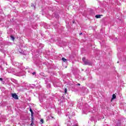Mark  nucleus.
<instances>
[{
    "instance_id": "nucleus-1",
    "label": "nucleus",
    "mask_w": 126,
    "mask_h": 126,
    "mask_svg": "<svg viewBox=\"0 0 126 126\" xmlns=\"http://www.w3.org/2000/svg\"><path fill=\"white\" fill-rule=\"evenodd\" d=\"M82 61L84 62V63L85 65H91V63H90L89 61L86 60L85 57L82 58Z\"/></svg>"
},
{
    "instance_id": "nucleus-2",
    "label": "nucleus",
    "mask_w": 126,
    "mask_h": 126,
    "mask_svg": "<svg viewBox=\"0 0 126 126\" xmlns=\"http://www.w3.org/2000/svg\"><path fill=\"white\" fill-rule=\"evenodd\" d=\"M12 97H13L14 99H16V100H18V95H17L16 93L12 94Z\"/></svg>"
},
{
    "instance_id": "nucleus-3",
    "label": "nucleus",
    "mask_w": 126,
    "mask_h": 126,
    "mask_svg": "<svg viewBox=\"0 0 126 126\" xmlns=\"http://www.w3.org/2000/svg\"><path fill=\"white\" fill-rule=\"evenodd\" d=\"M116 98H117V96L116 95V94H113L111 100H115Z\"/></svg>"
},
{
    "instance_id": "nucleus-4",
    "label": "nucleus",
    "mask_w": 126,
    "mask_h": 126,
    "mask_svg": "<svg viewBox=\"0 0 126 126\" xmlns=\"http://www.w3.org/2000/svg\"><path fill=\"white\" fill-rule=\"evenodd\" d=\"M62 60L63 62V63H66V62H67V60H66L65 58H62Z\"/></svg>"
},
{
    "instance_id": "nucleus-5",
    "label": "nucleus",
    "mask_w": 126,
    "mask_h": 126,
    "mask_svg": "<svg viewBox=\"0 0 126 126\" xmlns=\"http://www.w3.org/2000/svg\"><path fill=\"white\" fill-rule=\"evenodd\" d=\"M30 111L31 112V113L32 114V116H33V114H34V113H33V110H32V109L30 108Z\"/></svg>"
},
{
    "instance_id": "nucleus-6",
    "label": "nucleus",
    "mask_w": 126,
    "mask_h": 126,
    "mask_svg": "<svg viewBox=\"0 0 126 126\" xmlns=\"http://www.w3.org/2000/svg\"><path fill=\"white\" fill-rule=\"evenodd\" d=\"M95 17L96 18H101V16L100 15H96Z\"/></svg>"
},
{
    "instance_id": "nucleus-7",
    "label": "nucleus",
    "mask_w": 126,
    "mask_h": 126,
    "mask_svg": "<svg viewBox=\"0 0 126 126\" xmlns=\"http://www.w3.org/2000/svg\"><path fill=\"white\" fill-rule=\"evenodd\" d=\"M40 122H41V123H40L41 125L44 124V119H41L40 120Z\"/></svg>"
},
{
    "instance_id": "nucleus-8",
    "label": "nucleus",
    "mask_w": 126,
    "mask_h": 126,
    "mask_svg": "<svg viewBox=\"0 0 126 126\" xmlns=\"http://www.w3.org/2000/svg\"><path fill=\"white\" fill-rule=\"evenodd\" d=\"M11 39H12L13 41H14V39H15L13 36L11 35Z\"/></svg>"
},
{
    "instance_id": "nucleus-9",
    "label": "nucleus",
    "mask_w": 126,
    "mask_h": 126,
    "mask_svg": "<svg viewBox=\"0 0 126 126\" xmlns=\"http://www.w3.org/2000/svg\"><path fill=\"white\" fill-rule=\"evenodd\" d=\"M34 125V123H33V121L32 120V123L31 124V126H33Z\"/></svg>"
},
{
    "instance_id": "nucleus-10",
    "label": "nucleus",
    "mask_w": 126,
    "mask_h": 126,
    "mask_svg": "<svg viewBox=\"0 0 126 126\" xmlns=\"http://www.w3.org/2000/svg\"><path fill=\"white\" fill-rule=\"evenodd\" d=\"M64 92L66 94V92H67V90L66 89H65Z\"/></svg>"
},
{
    "instance_id": "nucleus-11",
    "label": "nucleus",
    "mask_w": 126,
    "mask_h": 126,
    "mask_svg": "<svg viewBox=\"0 0 126 126\" xmlns=\"http://www.w3.org/2000/svg\"><path fill=\"white\" fill-rule=\"evenodd\" d=\"M34 74H36V72H33L32 73V75H34Z\"/></svg>"
},
{
    "instance_id": "nucleus-12",
    "label": "nucleus",
    "mask_w": 126,
    "mask_h": 126,
    "mask_svg": "<svg viewBox=\"0 0 126 126\" xmlns=\"http://www.w3.org/2000/svg\"><path fill=\"white\" fill-rule=\"evenodd\" d=\"M72 22H73V24H74L75 22V20H73V21H72Z\"/></svg>"
},
{
    "instance_id": "nucleus-13",
    "label": "nucleus",
    "mask_w": 126,
    "mask_h": 126,
    "mask_svg": "<svg viewBox=\"0 0 126 126\" xmlns=\"http://www.w3.org/2000/svg\"><path fill=\"white\" fill-rule=\"evenodd\" d=\"M0 81H2V78H0Z\"/></svg>"
},
{
    "instance_id": "nucleus-14",
    "label": "nucleus",
    "mask_w": 126,
    "mask_h": 126,
    "mask_svg": "<svg viewBox=\"0 0 126 126\" xmlns=\"http://www.w3.org/2000/svg\"><path fill=\"white\" fill-rule=\"evenodd\" d=\"M77 85H78L79 86H80V84L78 83L77 84Z\"/></svg>"
},
{
    "instance_id": "nucleus-15",
    "label": "nucleus",
    "mask_w": 126,
    "mask_h": 126,
    "mask_svg": "<svg viewBox=\"0 0 126 126\" xmlns=\"http://www.w3.org/2000/svg\"><path fill=\"white\" fill-rule=\"evenodd\" d=\"M33 118H32V121H33Z\"/></svg>"
},
{
    "instance_id": "nucleus-16",
    "label": "nucleus",
    "mask_w": 126,
    "mask_h": 126,
    "mask_svg": "<svg viewBox=\"0 0 126 126\" xmlns=\"http://www.w3.org/2000/svg\"><path fill=\"white\" fill-rule=\"evenodd\" d=\"M80 35H82V33H80Z\"/></svg>"
},
{
    "instance_id": "nucleus-17",
    "label": "nucleus",
    "mask_w": 126,
    "mask_h": 126,
    "mask_svg": "<svg viewBox=\"0 0 126 126\" xmlns=\"http://www.w3.org/2000/svg\"><path fill=\"white\" fill-rule=\"evenodd\" d=\"M74 126H78V125H74Z\"/></svg>"
},
{
    "instance_id": "nucleus-18",
    "label": "nucleus",
    "mask_w": 126,
    "mask_h": 126,
    "mask_svg": "<svg viewBox=\"0 0 126 126\" xmlns=\"http://www.w3.org/2000/svg\"><path fill=\"white\" fill-rule=\"evenodd\" d=\"M119 63V61H118L117 63Z\"/></svg>"
}]
</instances>
